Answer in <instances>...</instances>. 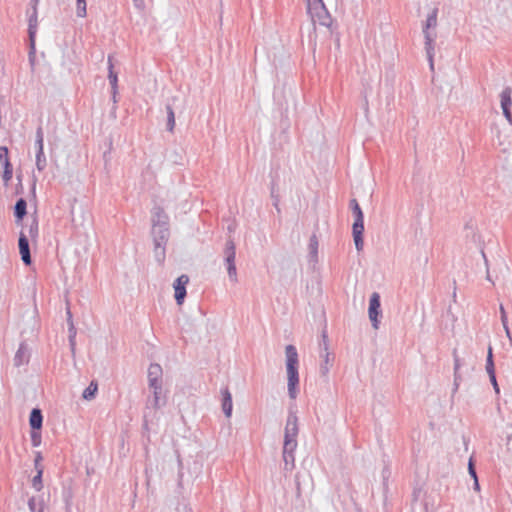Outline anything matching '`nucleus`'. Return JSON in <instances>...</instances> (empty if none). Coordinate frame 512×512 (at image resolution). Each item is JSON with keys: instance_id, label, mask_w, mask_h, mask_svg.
<instances>
[{"instance_id": "46", "label": "nucleus", "mask_w": 512, "mask_h": 512, "mask_svg": "<svg viewBox=\"0 0 512 512\" xmlns=\"http://www.w3.org/2000/svg\"><path fill=\"white\" fill-rule=\"evenodd\" d=\"M420 493H421V489L420 488L419 489H414L413 494H412L413 501H417L418 500V497H419Z\"/></svg>"}, {"instance_id": "27", "label": "nucleus", "mask_w": 512, "mask_h": 512, "mask_svg": "<svg viewBox=\"0 0 512 512\" xmlns=\"http://www.w3.org/2000/svg\"><path fill=\"white\" fill-rule=\"evenodd\" d=\"M35 164H36V168L40 172H42L46 168L47 160H46V156L44 154V151H36V161H35Z\"/></svg>"}, {"instance_id": "54", "label": "nucleus", "mask_w": 512, "mask_h": 512, "mask_svg": "<svg viewBox=\"0 0 512 512\" xmlns=\"http://www.w3.org/2000/svg\"><path fill=\"white\" fill-rule=\"evenodd\" d=\"M36 512H44V503L43 502L39 503V508L36 510Z\"/></svg>"}, {"instance_id": "2", "label": "nucleus", "mask_w": 512, "mask_h": 512, "mask_svg": "<svg viewBox=\"0 0 512 512\" xmlns=\"http://www.w3.org/2000/svg\"><path fill=\"white\" fill-rule=\"evenodd\" d=\"M162 375L163 370L160 364L151 363L148 368V385L153 393L152 407L159 409L166 403L165 399H161L162 393Z\"/></svg>"}, {"instance_id": "1", "label": "nucleus", "mask_w": 512, "mask_h": 512, "mask_svg": "<svg viewBox=\"0 0 512 512\" xmlns=\"http://www.w3.org/2000/svg\"><path fill=\"white\" fill-rule=\"evenodd\" d=\"M286 371L288 377V395L291 399H296L299 385V359L298 352L294 345L289 344L285 347Z\"/></svg>"}, {"instance_id": "12", "label": "nucleus", "mask_w": 512, "mask_h": 512, "mask_svg": "<svg viewBox=\"0 0 512 512\" xmlns=\"http://www.w3.org/2000/svg\"><path fill=\"white\" fill-rule=\"evenodd\" d=\"M500 99L503 115L506 118V120L512 125V89L509 86L505 87L502 90L500 94Z\"/></svg>"}, {"instance_id": "51", "label": "nucleus", "mask_w": 512, "mask_h": 512, "mask_svg": "<svg viewBox=\"0 0 512 512\" xmlns=\"http://www.w3.org/2000/svg\"><path fill=\"white\" fill-rule=\"evenodd\" d=\"M453 284H454V291H453L452 297H453V301L456 302L457 295H456V281L455 280L453 281Z\"/></svg>"}, {"instance_id": "9", "label": "nucleus", "mask_w": 512, "mask_h": 512, "mask_svg": "<svg viewBox=\"0 0 512 512\" xmlns=\"http://www.w3.org/2000/svg\"><path fill=\"white\" fill-rule=\"evenodd\" d=\"M235 244L232 240H228L226 242L225 247V262L227 266V272L231 281H237V269L235 265V255H236Z\"/></svg>"}, {"instance_id": "14", "label": "nucleus", "mask_w": 512, "mask_h": 512, "mask_svg": "<svg viewBox=\"0 0 512 512\" xmlns=\"http://www.w3.org/2000/svg\"><path fill=\"white\" fill-rule=\"evenodd\" d=\"M108 79L111 85L112 100L114 103H117L116 96L118 93V76L114 71L113 57L111 55L108 56Z\"/></svg>"}, {"instance_id": "61", "label": "nucleus", "mask_w": 512, "mask_h": 512, "mask_svg": "<svg viewBox=\"0 0 512 512\" xmlns=\"http://www.w3.org/2000/svg\"><path fill=\"white\" fill-rule=\"evenodd\" d=\"M315 0H307L308 4L314 2Z\"/></svg>"}, {"instance_id": "13", "label": "nucleus", "mask_w": 512, "mask_h": 512, "mask_svg": "<svg viewBox=\"0 0 512 512\" xmlns=\"http://www.w3.org/2000/svg\"><path fill=\"white\" fill-rule=\"evenodd\" d=\"M298 416L296 411L289 410L285 426L284 438L297 439L298 436Z\"/></svg>"}, {"instance_id": "17", "label": "nucleus", "mask_w": 512, "mask_h": 512, "mask_svg": "<svg viewBox=\"0 0 512 512\" xmlns=\"http://www.w3.org/2000/svg\"><path fill=\"white\" fill-rule=\"evenodd\" d=\"M26 215L27 201L24 198H19L14 205V217L16 224H22Z\"/></svg>"}, {"instance_id": "28", "label": "nucleus", "mask_w": 512, "mask_h": 512, "mask_svg": "<svg viewBox=\"0 0 512 512\" xmlns=\"http://www.w3.org/2000/svg\"><path fill=\"white\" fill-rule=\"evenodd\" d=\"M297 448V439L284 438L283 453H294Z\"/></svg>"}, {"instance_id": "39", "label": "nucleus", "mask_w": 512, "mask_h": 512, "mask_svg": "<svg viewBox=\"0 0 512 512\" xmlns=\"http://www.w3.org/2000/svg\"><path fill=\"white\" fill-rule=\"evenodd\" d=\"M35 140L44 141V132L42 126H38L35 133Z\"/></svg>"}, {"instance_id": "56", "label": "nucleus", "mask_w": 512, "mask_h": 512, "mask_svg": "<svg viewBox=\"0 0 512 512\" xmlns=\"http://www.w3.org/2000/svg\"><path fill=\"white\" fill-rule=\"evenodd\" d=\"M424 510L425 512H429L428 503L424 502Z\"/></svg>"}, {"instance_id": "33", "label": "nucleus", "mask_w": 512, "mask_h": 512, "mask_svg": "<svg viewBox=\"0 0 512 512\" xmlns=\"http://www.w3.org/2000/svg\"><path fill=\"white\" fill-rule=\"evenodd\" d=\"M31 443L33 447H38L41 444L40 430H31Z\"/></svg>"}, {"instance_id": "53", "label": "nucleus", "mask_w": 512, "mask_h": 512, "mask_svg": "<svg viewBox=\"0 0 512 512\" xmlns=\"http://www.w3.org/2000/svg\"><path fill=\"white\" fill-rule=\"evenodd\" d=\"M505 332H506V335L511 338V335H510V330H509V327H508V323L506 324V326H503Z\"/></svg>"}, {"instance_id": "57", "label": "nucleus", "mask_w": 512, "mask_h": 512, "mask_svg": "<svg viewBox=\"0 0 512 512\" xmlns=\"http://www.w3.org/2000/svg\"><path fill=\"white\" fill-rule=\"evenodd\" d=\"M41 459H42V457H41L40 453H38V455H37V457H36V459H35V462L37 463V462H38L39 460H41Z\"/></svg>"}, {"instance_id": "8", "label": "nucleus", "mask_w": 512, "mask_h": 512, "mask_svg": "<svg viewBox=\"0 0 512 512\" xmlns=\"http://www.w3.org/2000/svg\"><path fill=\"white\" fill-rule=\"evenodd\" d=\"M368 315L374 329L379 328L380 318L382 317L380 295L373 292L369 299Z\"/></svg>"}, {"instance_id": "24", "label": "nucleus", "mask_w": 512, "mask_h": 512, "mask_svg": "<svg viewBox=\"0 0 512 512\" xmlns=\"http://www.w3.org/2000/svg\"><path fill=\"white\" fill-rule=\"evenodd\" d=\"M13 177V166L11 162H7V164L3 165V173L2 179L5 186H8L9 182Z\"/></svg>"}, {"instance_id": "20", "label": "nucleus", "mask_w": 512, "mask_h": 512, "mask_svg": "<svg viewBox=\"0 0 512 512\" xmlns=\"http://www.w3.org/2000/svg\"><path fill=\"white\" fill-rule=\"evenodd\" d=\"M32 241H37L39 236V221L36 215L31 217V222L28 226V235Z\"/></svg>"}, {"instance_id": "37", "label": "nucleus", "mask_w": 512, "mask_h": 512, "mask_svg": "<svg viewBox=\"0 0 512 512\" xmlns=\"http://www.w3.org/2000/svg\"><path fill=\"white\" fill-rule=\"evenodd\" d=\"M500 319L503 326L508 323L507 314L503 305H500Z\"/></svg>"}, {"instance_id": "48", "label": "nucleus", "mask_w": 512, "mask_h": 512, "mask_svg": "<svg viewBox=\"0 0 512 512\" xmlns=\"http://www.w3.org/2000/svg\"><path fill=\"white\" fill-rule=\"evenodd\" d=\"M133 2L137 8H142L144 6V0H133Z\"/></svg>"}, {"instance_id": "15", "label": "nucleus", "mask_w": 512, "mask_h": 512, "mask_svg": "<svg viewBox=\"0 0 512 512\" xmlns=\"http://www.w3.org/2000/svg\"><path fill=\"white\" fill-rule=\"evenodd\" d=\"M14 366L20 367L22 365L28 364L30 360V351L28 345L25 341L19 344V347L14 356Z\"/></svg>"}, {"instance_id": "22", "label": "nucleus", "mask_w": 512, "mask_h": 512, "mask_svg": "<svg viewBox=\"0 0 512 512\" xmlns=\"http://www.w3.org/2000/svg\"><path fill=\"white\" fill-rule=\"evenodd\" d=\"M485 368H486V372H487L488 376H494L496 374L494 358H493V349H492L491 345H489V347H488Z\"/></svg>"}, {"instance_id": "50", "label": "nucleus", "mask_w": 512, "mask_h": 512, "mask_svg": "<svg viewBox=\"0 0 512 512\" xmlns=\"http://www.w3.org/2000/svg\"><path fill=\"white\" fill-rule=\"evenodd\" d=\"M67 322H68V324H69L70 322H73V321H72V314H71L70 309H67Z\"/></svg>"}, {"instance_id": "11", "label": "nucleus", "mask_w": 512, "mask_h": 512, "mask_svg": "<svg viewBox=\"0 0 512 512\" xmlns=\"http://www.w3.org/2000/svg\"><path fill=\"white\" fill-rule=\"evenodd\" d=\"M189 283V277L186 274L180 275L173 283L174 297L178 305H182L187 295L186 285Z\"/></svg>"}, {"instance_id": "5", "label": "nucleus", "mask_w": 512, "mask_h": 512, "mask_svg": "<svg viewBox=\"0 0 512 512\" xmlns=\"http://www.w3.org/2000/svg\"><path fill=\"white\" fill-rule=\"evenodd\" d=\"M437 15H438V9L434 8L431 13L427 16L426 24L423 28V34L425 37V50L427 53V58L429 61L430 69L434 70V46L433 42L435 39V36H433L430 32V28H434L437 25Z\"/></svg>"}, {"instance_id": "47", "label": "nucleus", "mask_w": 512, "mask_h": 512, "mask_svg": "<svg viewBox=\"0 0 512 512\" xmlns=\"http://www.w3.org/2000/svg\"><path fill=\"white\" fill-rule=\"evenodd\" d=\"M473 489H474L475 491H477V492H478V491H480V485H479V480H478V478H477V479H473Z\"/></svg>"}, {"instance_id": "38", "label": "nucleus", "mask_w": 512, "mask_h": 512, "mask_svg": "<svg viewBox=\"0 0 512 512\" xmlns=\"http://www.w3.org/2000/svg\"><path fill=\"white\" fill-rule=\"evenodd\" d=\"M489 380L493 386V389L495 391L496 394H499L500 393V388H499V385H498V382H497V379H496V374L494 376H489Z\"/></svg>"}, {"instance_id": "26", "label": "nucleus", "mask_w": 512, "mask_h": 512, "mask_svg": "<svg viewBox=\"0 0 512 512\" xmlns=\"http://www.w3.org/2000/svg\"><path fill=\"white\" fill-rule=\"evenodd\" d=\"M320 357L323 358V363H321L319 371L322 376H326L329 372V362H330L329 351H326V354L321 353Z\"/></svg>"}, {"instance_id": "52", "label": "nucleus", "mask_w": 512, "mask_h": 512, "mask_svg": "<svg viewBox=\"0 0 512 512\" xmlns=\"http://www.w3.org/2000/svg\"><path fill=\"white\" fill-rule=\"evenodd\" d=\"M39 1H40V0H30V4H31L32 8H33V7H36V8H37V6H38V4H39Z\"/></svg>"}, {"instance_id": "23", "label": "nucleus", "mask_w": 512, "mask_h": 512, "mask_svg": "<svg viewBox=\"0 0 512 512\" xmlns=\"http://www.w3.org/2000/svg\"><path fill=\"white\" fill-rule=\"evenodd\" d=\"M98 391V384L96 381H91L82 393V398L85 400H92L95 398Z\"/></svg>"}, {"instance_id": "43", "label": "nucleus", "mask_w": 512, "mask_h": 512, "mask_svg": "<svg viewBox=\"0 0 512 512\" xmlns=\"http://www.w3.org/2000/svg\"><path fill=\"white\" fill-rule=\"evenodd\" d=\"M36 151H44V141L35 140Z\"/></svg>"}, {"instance_id": "7", "label": "nucleus", "mask_w": 512, "mask_h": 512, "mask_svg": "<svg viewBox=\"0 0 512 512\" xmlns=\"http://www.w3.org/2000/svg\"><path fill=\"white\" fill-rule=\"evenodd\" d=\"M307 10L314 21H318L322 26L331 27L333 20L322 0H315L308 4Z\"/></svg>"}, {"instance_id": "55", "label": "nucleus", "mask_w": 512, "mask_h": 512, "mask_svg": "<svg viewBox=\"0 0 512 512\" xmlns=\"http://www.w3.org/2000/svg\"><path fill=\"white\" fill-rule=\"evenodd\" d=\"M274 206L275 208L277 209V211L279 212L280 211V208H279V205H278V199L276 198L275 201H274Z\"/></svg>"}, {"instance_id": "49", "label": "nucleus", "mask_w": 512, "mask_h": 512, "mask_svg": "<svg viewBox=\"0 0 512 512\" xmlns=\"http://www.w3.org/2000/svg\"><path fill=\"white\" fill-rule=\"evenodd\" d=\"M460 384L461 383L459 382H453L452 394H455L458 391Z\"/></svg>"}, {"instance_id": "42", "label": "nucleus", "mask_w": 512, "mask_h": 512, "mask_svg": "<svg viewBox=\"0 0 512 512\" xmlns=\"http://www.w3.org/2000/svg\"><path fill=\"white\" fill-rule=\"evenodd\" d=\"M69 345H70V348H71V351L74 352L75 350V345H76V335H69Z\"/></svg>"}, {"instance_id": "16", "label": "nucleus", "mask_w": 512, "mask_h": 512, "mask_svg": "<svg viewBox=\"0 0 512 512\" xmlns=\"http://www.w3.org/2000/svg\"><path fill=\"white\" fill-rule=\"evenodd\" d=\"M221 396H222V410L226 417H231L232 415V409H233V403H232V394L228 388V386H225L221 388Z\"/></svg>"}, {"instance_id": "58", "label": "nucleus", "mask_w": 512, "mask_h": 512, "mask_svg": "<svg viewBox=\"0 0 512 512\" xmlns=\"http://www.w3.org/2000/svg\"><path fill=\"white\" fill-rule=\"evenodd\" d=\"M21 189H23V186L20 184V189H17V190H16V193H20V192H21Z\"/></svg>"}, {"instance_id": "18", "label": "nucleus", "mask_w": 512, "mask_h": 512, "mask_svg": "<svg viewBox=\"0 0 512 512\" xmlns=\"http://www.w3.org/2000/svg\"><path fill=\"white\" fill-rule=\"evenodd\" d=\"M152 225H169V218L164 209L160 206H155L152 209Z\"/></svg>"}, {"instance_id": "34", "label": "nucleus", "mask_w": 512, "mask_h": 512, "mask_svg": "<svg viewBox=\"0 0 512 512\" xmlns=\"http://www.w3.org/2000/svg\"><path fill=\"white\" fill-rule=\"evenodd\" d=\"M453 361H454V371H460L461 366L463 365V360L459 357L457 349H453L452 351Z\"/></svg>"}, {"instance_id": "35", "label": "nucleus", "mask_w": 512, "mask_h": 512, "mask_svg": "<svg viewBox=\"0 0 512 512\" xmlns=\"http://www.w3.org/2000/svg\"><path fill=\"white\" fill-rule=\"evenodd\" d=\"M8 154V148L6 146H0V161L3 165L7 164V162H10Z\"/></svg>"}, {"instance_id": "10", "label": "nucleus", "mask_w": 512, "mask_h": 512, "mask_svg": "<svg viewBox=\"0 0 512 512\" xmlns=\"http://www.w3.org/2000/svg\"><path fill=\"white\" fill-rule=\"evenodd\" d=\"M18 248L22 262L26 266H30L32 264V257L30 251L29 237L23 230H21L19 233Z\"/></svg>"}, {"instance_id": "31", "label": "nucleus", "mask_w": 512, "mask_h": 512, "mask_svg": "<svg viewBox=\"0 0 512 512\" xmlns=\"http://www.w3.org/2000/svg\"><path fill=\"white\" fill-rule=\"evenodd\" d=\"M283 460L285 462V469H293L294 468V462H295V456L294 453H283Z\"/></svg>"}, {"instance_id": "40", "label": "nucleus", "mask_w": 512, "mask_h": 512, "mask_svg": "<svg viewBox=\"0 0 512 512\" xmlns=\"http://www.w3.org/2000/svg\"><path fill=\"white\" fill-rule=\"evenodd\" d=\"M28 508L31 512H36L37 510V503H36V499L35 497H31L29 500H28Z\"/></svg>"}, {"instance_id": "6", "label": "nucleus", "mask_w": 512, "mask_h": 512, "mask_svg": "<svg viewBox=\"0 0 512 512\" xmlns=\"http://www.w3.org/2000/svg\"><path fill=\"white\" fill-rule=\"evenodd\" d=\"M38 25V11L33 7L31 13L28 12V37H29V52L28 60L33 67L36 59V32Z\"/></svg>"}, {"instance_id": "19", "label": "nucleus", "mask_w": 512, "mask_h": 512, "mask_svg": "<svg viewBox=\"0 0 512 512\" xmlns=\"http://www.w3.org/2000/svg\"><path fill=\"white\" fill-rule=\"evenodd\" d=\"M43 424L42 411L39 408H33L29 416V425L31 430H41Z\"/></svg>"}, {"instance_id": "45", "label": "nucleus", "mask_w": 512, "mask_h": 512, "mask_svg": "<svg viewBox=\"0 0 512 512\" xmlns=\"http://www.w3.org/2000/svg\"><path fill=\"white\" fill-rule=\"evenodd\" d=\"M462 380H463V378H462L460 371H454V382L461 383Z\"/></svg>"}, {"instance_id": "3", "label": "nucleus", "mask_w": 512, "mask_h": 512, "mask_svg": "<svg viewBox=\"0 0 512 512\" xmlns=\"http://www.w3.org/2000/svg\"><path fill=\"white\" fill-rule=\"evenodd\" d=\"M151 235L155 259L159 264H163L166 257V245L170 237L169 225H152Z\"/></svg>"}, {"instance_id": "25", "label": "nucleus", "mask_w": 512, "mask_h": 512, "mask_svg": "<svg viewBox=\"0 0 512 512\" xmlns=\"http://www.w3.org/2000/svg\"><path fill=\"white\" fill-rule=\"evenodd\" d=\"M167 112V130L172 132L175 127V114L172 106L170 104L166 105Z\"/></svg>"}, {"instance_id": "36", "label": "nucleus", "mask_w": 512, "mask_h": 512, "mask_svg": "<svg viewBox=\"0 0 512 512\" xmlns=\"http://www.w3.org/2000/svg\"><path fill=\"white\" fill-rule=\"evenodd\" d=\"M468 473L472 479L478 478L473 457H470L468 461Z\"/></svg>"}, {"instance_id": "21", "label": "nucleus", "mask_w": 512, "mask_h": 512, "mask_svg": "<svg viewBox=\"0 0 512 512\" xmlns=\"http://www.w3.org/2000/svg\"><path fill=\"white\" fill-rule=\"evenodd\" d=\"M309 259L310 261H317L318 258V239L315 234H313L309 239Z\"/></svg>"}, {"instance_id": "32", "label": "nucleus", "mask_w": 512, "mask_h": 512, "mask_svg": "<svg viewBox=\"0 0 512 512\" xmlns=\"http://www.w3.org/2000/svg\"><path fill=\"white\" fill-rule=\"evenodd\" d=\"M42 470H38L37 474L32 479V486L35 490L40 491L43 488L42 484Z\"/></svg>"}, {"instance_id": "4", "label": "nucleus", "mask_w": 512, "mask_h": 512, "mask_svg": "<svg viewBox=\"0 0 512 512\" xmlns=\"http://www.w3.org/2000/svg\"><path fill=\"white\" fill-rule=\"evenodd\" d=\"M349 207L354 217V222L352 225L353 240L356 250L360 252L363 250L364 247V214L358 201L355 198L350 200Z\"/></svg>"}, {"instance_id": "29", "label": "nucleus", "mask_w": 512, "mask_h": 512, "mask_svg": "<svg viewBox=\"0 0 512 512\" xmlns=\"http://www.w3.org/2000/svg\"><path fill=\"white\" fill-rule=\"evenodd\" d=\"M76 14L78 17L84 18L87 15L86 0H76Z\"/></svg>"}, {"instance_id": "41", "label": "nucleus", "mask_w": 512, "mask_h": 512, "mask_svg": "<svg viewBox=\"0 0 512 512\" xmlns=\"http://www.w3.org/2000/svg\"><path fill=\"white\" fill-rule=\"evenodd\" d=\"M36 182H37V178L35 176H33L32 184H31V189H30V192H31L33 197H36Z\"/></svg>"}, {"instance_id": "59", "label": "nucleus", "mask_w": 512, "mask_h": 512, "mask_svg": "<svg viewBox=\"0 0 512 512\" xmlns=\"http://www.w3.org/2000/svg\"><path fill=\"white\" fill-rule=\"evenodd\" d=\"M21 189H23V186L20 184V189H17V190H16V193H20V192H21Z\"/></svg>"}, {"instance_id": "44", "label": "nucleus", "mask_w": 512, "mask_h": 512, "mask_svg": "<svg viewBox=\"0 0 512 512\" xmlns=\"http://www.w3.org/2000/svg\"><path fill=\"white\" fill-rule=\"evenodd\" d=\"M68 332H69V335H76V328H75L73 322H70L68 324Z\"/></svg>"}, {"instance_id": "60", "label": "nucleus", "mask_w": 512, "mask_h": 512, "mask_svg": "<svg viewBox=\"0 0 512 512\" xmlns=\"http://www.w3.org/2000/svg\"><path fill=\"white\" fill-rule=\"evenodd\" d=\"M21 189H23V186L20 184V189H17V190H16V193H20V192H21Z\"/></svg>"}, {"instance_id": "30", "label": "nucleus", "mask_w": 512, "mask_h": 512, "mask_svg": "<svg viewBox=\"0 0 512 512\" xmlns=\"http://www.w3.org/2000/svg\"><path fill=\"white\" fill-rule=\"evenodd\" d=\"M329 346V340H328V334L327 331L324 329L321 333V341L319 343L320 347V354H326V351H328Z\"/></svg>"}]
</instances>
